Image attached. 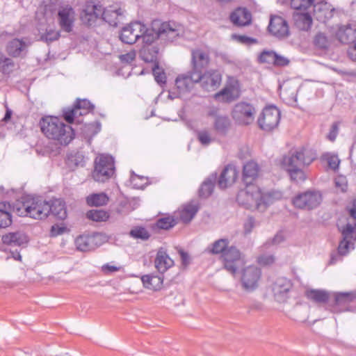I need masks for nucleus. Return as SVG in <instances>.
<instances>
[{
  "label": "nucleus",
  "instance_id": "obj_19",
  "mask_svg": "<svg viewBox=\"0 0 356 356\" xmlns=\"http://www.w3.org/2000/svg\"><path fill=\"white\" fill-rule=\"evenodd\" d=\"M101 17L112 26H117L124 19V10L118 5H112L103 8Z\"/></svg>",
  "mask_w": 356,
  "mask_h": 356
},
{
  "label": "nucleus",
  "instance_id": "obj_63",
  "mask_svg": "<svg viewBox=\"0 0 356 356\" xmlns=\"http://www.w3.org/2000/svg\"><path fill=\"white\" fill-rule=\"evenodd\" d=\"M339 133V122H334L332 124L330 132L327 135V138L330 141H334Z\"/></svg>",
  "mask_w": 356,
  "mask_h": 356
},
{
  "label": "nucleus",
  "instance_id": "obj_27",
  "mask_svg": "<svg viewBox=\"0 0 356 356\" xmlns=\"http://www.w3.org/2000/svg\"><path fill=\"white\" fill-rule=\"evenodd\" d=\"M143 45L140 50V56L146 63H158L159 47L154 42H143Z\"/></svg>",
  "mask_w": 356,
  "mask_h": 356
},
{
  "label": "nucleus",
  "instance_id": "obj_46",
  "mask_svg": "<svg viewBox=\"0 0 356 356\" xmlns=\"http://www.w3.org/2000/svg\"><path fill=\"white\" fill-rule=\"evenodd\" d=\"M314 2L316 0H291V6L296 10L307 11L313 7Z\"/></svg>",
  "mask_w": 356,
  "mask_h": 356
},
{
  "label": "nucleus",
  "instance_id": "obj_42",
  "mask_svg": "<svg viewBox=\"0 0 356 356\" xmlns=\"http://www.w3.org/2000/svg\"><path fill=\"white\" fill-rule=\"evenodd\" d=\"M79 109L80 107L74 104L73 107L67 108L63 110L64 119L68 123H72L74 120H76L77 123H81L82 121L79 120Z\"/></svg>",
  "mask_w": 356,
  "mask_h": 356
},
{
  "label": "nucleus",
  "instance_id": "obj_56",
  "mask_svg": "<svg viewBox=\"0 0 356 356\" xmlns=\"http://www.w3.org/2000/svg\"><path fill=\"white\" fill-rule=\"evenodd\" d=\"M284 241V236L282 232L277 233L273 238L268 241L265 245L268 248L270 246H277Z\"/></svg>",
  "mask_w": 356,
  "mask_h": 356
},
{
  "label": "nucleus",
  "instance_id": "obj_60",
  "mask_svg": "<svg viewBox=\"0 0 356 356\" xmlns=\"http://www.w3.org/2000/svg\"><path fill=\"white\" fill-rule=\"evenodd\" d=\"M67 230L66 227L59 225H54L51 226L50 229V236L51 237H56L57 236L63 234Z\"/></svg>",
  "mask_w": 356,
  "mask_h": 356
},
{
  "label": "nucleus",
  "instance_id": "obj_52",
  "mask_svg": "<svg viewBox=\"0 0 356 356\" xmlns=\"http://www.w3.org/2000/svg\"><path fill=\"white\" fill-rule=\"evenodd\" d=\"M90 236L93 250L101 246L107 241V237L106 234L102 233L96 232L90 234Z\"/></svg>",
  "mask_w": 356,
  "mask_h": 356
},
{
  "label": "nucleus",
  "instance_id": "obj_10",
  "mask_svg": "<svg viewBox=\"0 0 356 356\" xmlns=\"http://www.w3.org/2000/svg\"><path fill=\"white\" fill-rule=\"evenodd\" d=\"M261 270L256 266H248L243 269L241 282L243 289L248 292L254 291L259 286Z\"/></svg>",
  "mask_w": 356,
  "mask_h": 356
},
{
  "label": "nucleus",
  "instance_id": "obj_2",
  "mask_svg": "<svg viewBox=\"0 0 356 356\" xmlns=\"http://www.w3.org/2000/svg\"><path fill=\"white\" fill-rule=\"evenodd\" d=\"M179 35L178 26L174 22H154L153 27H147L140 22H134L124 26L120 38L124 43L132 44L140 39L142 42H154L157 38L172 42Z\"/></svg>",
  "mask_w": 356,
  "mask_h": 356
},
{
  "label": "nucleus",
  "instance_id": "obj_6",
  "mask_svg": "<svg viewBox=\"0 0 356 356\" xmlns=\"http://www.w3.org/2000/svg\"><path fill=\"white\" fill-rule=\"evenodd\" d=\"M115 170L113 157L108 154H100L95 160V168L92 175L96 181L104 182L113 175Z\"/></svg>",
  "mask_w": 356,
  "mask_h": 356
},
{
  "label": "nucleus",
  "instance_id": "obj_59",
  "mask_svg": "<svg viewBox=\"0 0 356 356\" xmlns=\"http://www.w3.org/2000/svg\"><path fill=\"white\" fill-rule=\"evenodd\" d=\"M197 137L200 142L204 145H209L212 140L210 134L207 131H199L197 134Z\"/></svg>",
  "mask_w": 356,
  "mask_h": 356
},
{
  "label": "nucleus",
  "instance_id": "obj_50",
  "mask_svg": "<svg viewBox=\"0 0 356 356\" xmlns=\"http://www.w3.org/2000/svg\"><path fill=\"white\" fill-rule=\"evenodd\" d=\"M60 32L51 28L47 29L46 31L41 34L40 39L47 43L58 40L60 38Z\"/></svg>",
  "mask_w": 356,
  "mask_h": 356
},
{
  "label": "nucleus",
  "instance_id": "obj_18",
  "mask_svg": "<svg viewBox=\"0 0 356 356\" xmlns=\"http://www.w3.org/2000/svg\"><path fill=\"white\" fill-rule=\"evenodd\" d=\"M356 300V295L353 292H339L334 294L335 304L333 306V312H342L352 311L350 304Z\"/></svg>",
  "mask_w": 356,
  "mask_h": 356
},
{
  "label": "nucleus",
  "instance_id": "obj_1",
  "mask_svg": "<svg viewBox=\"0 0 356 356\" xmlns=\"http://www.w3.org/2000/svg\"><path fill=\"white\" fill-rule=\"evenodd\" d=\"M259 171L258 164L253 161H248L243 165V180L247 186L245 190L238 193L236 200L247 209H255L264 212L270 204L281 200L283 195L280 191H266L252 185L251 183L257 178Z\"/></svg>",
  "mask_w": 356,
  "mask_h": 356
},
{
  "label": "nucleus",
  "instance_id": "obj_38",
  "mask_svg": "<svg viewBox=\"0 0 356 356\" xmlns=\"http://www.w3.org/2000/svg\"><path fill=\"white\" fill-rule=\"evenodd\" d=\"M228 245L229 241L227 239L220 238L209 245L206 251L211 254H220L221 257L229 248Z\"/></svg>",
  "mask_w": 356,
  "mask_h": 356
},
{
  "label": "nucleus",
  "instance_id": "obj_12",
  "mask_svg": "<svg viewBox=\"0 0 356 356\" xmlns=\"http://www.w3.org/2000/svg\"><path fill=\"white\" fill-rule=\"evenodd\" d=\"M281 164L282 168L288 172L292 180L297 182L305 180V172L298 165V162L296 161L295 155H293L292 151H290L287 155L283 156Z\"/></svg>",
  "mask_w": 356,
  "mask_h": 356
},
{
  "label": "nucleus",
  "instance_id": "obj_32",
  "mask_svg": "<svg viewBox=\"0 0 356 356\" xmlns=\"http://www.w3.org/2000/svg\"><path fill=\"white\" fill-rule=\"evenodd\" d=\"M194 74L195 73L190 71L187 74L181 75L177 77L175 80V85L180 91H188L193 88L194 83H197V81H195L193 78Z\"/></svg>",
  "mask_w": 356,
  "mask_h": 356
},
{
  "label": "nucleus",
  "instance_id": "obj_24",
  "mask_svg": "<svg viewBox=\"0 0 356 356\" xmlns=\"http://www.w3.org/2000/svg\"><path fill=\"white\" fill-rule=\"evenodd\" d=\"M314 16L319 22L325 23L333 16L334 8L325 1L314 2L313 5Z\"/></svg>",
  "mask_w": 356,
  "mask_h": 356
},
{
  "label": "nucleus",
  "instance_id": "obj_22",
  "mask_svg": "<svg viewBox=\"0 0 356 356\" xmlns=\"http://www.w3.org/2000/svg\"><path fill=\"white\" fill-rule=\"evenodd\" d=\"M103 8L92 1L87 2L81 14V19L84 24L91 25L102 15Z\"/></svg>",
  "mask_w": 356,
  "mask_h": 356
},
{
  "label": "nucleus",
  "instance_id": "obj_29",
  "mask_svg": "<svg viewBox=\"0 0 356 356\" xmlns=\"http://www.w3.org/2000/svg\"><path fill=\"white\" fill-rule=\"evenodd\" d=\"M154 263L155 267L161 273H165L174 265V261L162 248L159 250Z\"/></svg>",
  "mask_w": 356,
  "mask_h": 356
},
{
  "label": "nucleus",
  "instance_id": "obj_5",
  "mask_svg": "<svg viewBox=\"0 0 356 356\" xmlns=\"http://www.w3.org/2000/svg\"><path fill=\"white\" fill-rule=\"evenodd\" d=\"M342 239L340 241L337 254H332L330 259V264H334L338 260L339 257L347 255L350 251L355 249V243L356 242V229L351 222H348L343 227L339 226Z\"/></svg>",
  "mask_w": 356,
  "mask_h": 356
},
{
  "label": "nucleus",
  "instance_id": "obj_17",
  "mask_svg": "<svg viewBox=\"0 0 356 356\" xmlns=\"http://www.w3.org/2000/svg\"><path fill=\"white\" fill-rule=\"evenodd\" d=\"M269 33L277 38H284L289 35V30L286 21L282 17H270L268 26Z\"/></svg>",
  "mask_w": 356,
  "mask_h": 356
},
{
  "label": "nucleus",
  "instance_id": "obj_36",
  "mask_svg": "<svg viewBox=\"0 0 356 356\" xmlns=\"http://www.w3.org/2000/svg\"><path fill=\"white\" fill-rule=\"evenodd\" d=\"M305 296L317 303H325L330 298V293L322 289H308L305 291Z\"/></svg>",
  "mask_w": 356,
  "mask_h": 356
},
{
  "label": "nucleus",
  "instance_id": "obj_51",
  "mask_svg": "<svg viewBox=\"0 0 356 356\" xmlns=\"http://www.w3.org/2000/svg\"><path fill=\"white\" fill-rule=\"evenodd\" d=\"M177 224L176 220L172 216H167L159 219L156 227L162 229H168Z\"/></svg>",
  "mask_w": 356,
  "mask_h": 356
},
{
  "label": "nucleus",
  "instance_id": "obj_61",
  "mask_svg": "<svg viewBox=\"0 0 356 356\" xmlns=\"http://www.w3.org/2000/svg\"><path fill=\"white\" fill-rule=\"evenodd\" d=\"M273 65L275 67H284L289 65V60L281 55H279L276 53Z\"/></svg>",
  "mask_w": 356,
  "mask_h": 356
},
{
  "label": "nucleus",
  "instance_id": "obj_9",
  "mask_svg": "<svg viewBox=\"0 0 356 356\" xmlns=\"http://www.w3.org/2000/svg\"><path fill=\"white\" fill-rule=\"evenodd\" d=\"M241 95V87L238 81L234 77H229L225 87L216 93L214 99L222 103H231Z\"/></svg>",
  "mask_w": 356,
  "mask_h": 356
},
{
  "label": "nucleus",
  "instance_id": "obj_55",
  "mask_svg": "<svg viewBox=\"0 0 356 356\" xmlns=\"http://www.w3.org/2000/svg\"><path fill=\"white\" fill-rule=\"evenodd\" d=\"M258 225L259 223L255 220V219L253 217H248L243 224L245 234H248L251 233L252 229Z\"/></svg>",
  "mask_w": 356,
  "mask_h": 356
},
{
  "label": "nucleus",
  "instance_id": "obj_28",
  "mask_svg": "<svg viewBox=\"0 0 356 356\" xmlns=\"http://www.w3.org/2000/svg\"><path fill=\"white\" fill-rule=\"evenodd\" d=\"M230 20L234 25L244 26L251 23L252 15L248 9L238 8L232 13Z\"/></svg>",
  "mask_w": 356,
  "mask_h": 356
},
{
  "label": "nucleus",
  "instance_id": "obj_31",
  "mask_svg": "<svg viewBox=\"0 0 356 356\" xmlns=\"http://www.w3.org/2000/svg\"><path fill=\"white\" fill-rule=\"evenodd\" d=\"M198 211V207L195 204H188L184 205L177 213V218L184 223H188L195 217Z\"/></svg>",
  "mask_w": 356,
  "mask_h": 356
},
{
  "label": "nucleus",
  "instance_id": "obj_44",
  "mask_svg": "<svg viewBox=\"0 0 356 356\" xmlns=\"http://www.w3.org/2000/svg\"><path fill=\"white\" fill-rule=\"evenodd\" d=\"M321 160L322 161H325L329 168L333 170L338 169L340 163V160L339 159L338 156L330 152H326L322 154Z\"/></svg>",
  "mask_w": 356,
  "mask_h": 356
},
{
  "label": "nucleus",
  "instance_id": "obj_25",
  "mask_svg": "<svg viewBox=\"0 0 356 356\" xmlns=\"http://www.w3.org/2000/svg\"><path fill=\"white\" fill-rule=\"evenodd\" d=\"M238 172L235 166L227 165L222 171L218 185L220 188H226L234 184L238 177Z\"/></svg>",
  "mask_w": 356,
  "mask_h": 356
},
{
  "label": "nucleus",
  "instance_id": "obj_45",
  "mask_svg": "<svg viewBox=\"0 0 356 356\" xmlns=\"http://www.w3.org/2000/svg\"><path fill=\"white\" fill-rule=\"evenodd\" d=\"M86 216L88 219L96 222L106 221L109 218V215L106 211L96 209L88 211Z\"/></svg>",
  "mask_w": 356,
  "mask_h": 356
},
{
  "label": "nucleus",
  "instance_id": "obj_23",
  "mask_svg": "<svg viewBox=\"0 0 356 356\" xmlns=\"http://www.w3.org/2000/svg\"><path fill=\"white\" fill-rule=\"evenodd\" d=\"M291 151L302 169L309 166L317 157L316 151L311 148L301 147Z\"/></svg>",
  "mask_w": 356,
  "mask_h": 356
},
{
  "label": "nucleus",
  "instance_id": "obj_8",
  "mask_svg": "<svg viewBox=\"0 0 356 356\" xmlns=\"http://www.w3.org/2000/svg\"><path fill=\"white\" fill-rule=\"evenodd\" d=\"M280 116V111L276 106H266L263 109L257 119L258 126L264 131H271L277 127Z\"/></svg>",
  "mask_w": 356,
  "mask_h": 356
},
{
  "label": "nucleus",
  "instance_id": "obj_33",
  "mask_svg": "<svg viewBox=\"0 0 356 356\" xmlns=\"http://www.w3.org/2000/svg\"><path fill=\"white\" fill-rule=\"evenodd\" d=\"M295 25L302 31H308L312 24V18L311 15L306 13H296L293 15Z\"/></svg>",
  "mask_w": 356,
  "mask_h": 356
},
{
  "label": "nucleus",
  "instance_id": "obj_39",
  "mask_svg": "<svg viewBox=\"0 0 356 356\" xmlns=\"http://www.w3.org/2000/svg\"><path fill=\"white\" fill-rule=\"evenodd\" d=\"M216 179L217 174L213 173L202 183L199 190V195L201 197L206 198L211 195Z\"/></svg>",
  "mask_w": 356,
  "mask_h": 356
},
{
  "label": "nucleus",
  "instance_id": "obj_64",
  "mask_svg": "<svg viewBox=\"0 0 356 356\" xmlns=\"http://www.w3.org/2000/svg\"><path fill=\"white\" fill-rule=\"evenodd\" d=\"M102 271L106 274L113 273L120 270V266H114L111 264H106L102 267Z\"/></svg>",
  "mask_w": 356,
  "mask_h": 356
},
{
  "label": "nucleus",
  "instance_id": "obj_14",
  "mask_svg": "<svg viewBox=\"0 0 356 356\" xmlns=\"http://www.w3.org/2000/svg\"><path fill=\"white\" fill-rule=\"evenodd\" d=\"M193 78L206 90H215L221 82V75L215 70L207 71L200 74H194Z\"/></svg>",
  "mask_w": 356,
  "mask_h": 356
},
{
  "label": "nucleus",
  "instance_id": "obj_35",
  "mask_svg": "<svg viewBox=\"0 0 356 356\" xmlns=\"http://www.w3.org/2000/svg\"><path fill=\"white\" fill-rule=\"evenodd\" d=\"M51 212L58 219L64 220L67 217V208L65 202L61 199H55L49 202Z\"/></svg>",
  "mask_w": 356,
  "mask_h": 356
},
{
  "label": "nucleus",
  "instance_id": "obj_21",
  "mask_svg": "<svg viewBox=\"0 0 356 356\" xmlns=\"http://www.w3.org/2000/svg\"><path fill=\"white\" fill-rule=\"evenodd\" d=\"M30 45L31 42L27 38H14L8 42L6 51L13 57H23L26 54Z\"/></svg>",
  "mask_w": 356,
  "mask_h": 356
},
{
  "label": "nucleus",
  "instance_id": "obj_11",
  "mask_svg": "<svg viewBox=\"0 0 356 356\" xmlns=\"http://www.w3.org/2000/svg\"><path fill=\"white\" fill-rule=\"evenodd\" d=\"M321 201L322 195L320 192L309 191L296 196L293 200V204L297 208L311 210L317 207Z\"/></svg>",
  "mask_w": 356,
  "mask_h": 356
},
{
  "label": "nucleus",
  "instance_id": "obj_47",
  "mask_svg": "<svg viewBox=\"0 0 356 356\" xmlns=\"http://www.w3.org/2000/svg\"><path fill=\"white\" fill-rule=\"evenodd\" d=\"M276 52L273 50H264L257 57L259 63H266L273 65Z\"/></svg>",
  "mask_w": 356,
  "mask_h": 356
},
{
  "label": "nucleus",
  "instance_id": "obj_53",
  "mask_svg": "<svg viewBox=\"0 0 356 356\" xmlns=\"http://www.w3.org/2000/svg\"><path fill=\"white\" fill-rule=\"evenodd\" d=\"M153 74L155 81L160 85L165 84L166 82V76L164 71L159 66V63L154 65L152 68Z\"/></svg>",
  "mask_w": 356,
  "mask_h": 356
},
{
  "label": "nucleus",
  "instance_id": "obj_43",
  "mask_svg": "<svg viewBox=\"0 0 356 356\" xmlns=\"http://www.w3.org/2000/svg\"><path fill=\"white\" fill-rule=\"evenodd\" d=\"M75 244L77 249L83 252L93 250L90 235L78 236L75 240Z\"/></svg>",
  "mask_w": 356,
  "mask_h": 356
},
{
  "label": "nucleus",
  "instance_id": "obj_41",
  "mask_svg": "<svg viewBox=\"0 0 356 356\" xmlns=\"http://www.w3.org/2000/svg\"><path fill=\"white\" fill-rule=\"evenodd\" d=\"M230 127V120L227 116H216L214 122L215 130L220 134H226Z\"/></svg>",
  "mask_w": 356,
  "mask_h": 356
},
{
  "label": "nucleus",
  "instance_id": "obj_54",
  "mask_svg": "<svg viewBox=\"0 0 356 356\" xmlns=\"http://www.w3.org/2000/svg\"><path fill=\"white\" fill-rule=\"evenodd\" d=\"M314 43L316 47L325 49L328 48L330 41L325 34L319 33L315 36Z\"/></svg>",
  "mask_w": 356,
  "mask_h": 356
},
{
  "label": "nucleus",
  "instance_id": "obj_30",
  "mask_svg": "<svg viewBox=\"0 0 356 356\" xmlns=\"http://www.w3.org/2000/svg\"><path fill=\"white\" fill-rule=\"evenodd\" d=\"M4 244L11 246H22L27 243L28 238L25 234L21 232H10L2 237Z\"/></svg>",
  "mask_w": 356,
  "mask_h": 356
},
{
  "label": "nucleus",
  "instance_id": "obj_16",
  "mask_svg": "<svg viewBox=\"0 0 356 356\" xmlns=\"http://www.w3.org/2000/svg\"><path fill=\"white\" fill-rule=\"evenodd\" d=\"M221 259L225 268L232 274L236 273L239 265L241 264V253L234 246L229 247L221 256Z\"/></svg>",
  "mask_w": 356,
  "mask_h": 356
},
{
  "label": "nucleus",
  "instance_id": "obj_48",
  "mask_svg": "<svg viewBox=\"0 0 356 356\" xmlns=\"http://www.w3.org/2000/svg\"><path fill=\"white\" fill-rule=\"evenodd\" d=\"M129 235L134 238L141 239L143 241L147 240L150 236L149 232L143 227H134L130 231Z\"/></svg>",
  "mask_w": 356,
  "mask_h": 356
},
{
  "label": "nucleus",
  "instance_id": "obj_57",
  "mask_svg": "<svg viewBox=\"0 0 356 356\" xmlns=\"http://www.w3.org/2000/svg\"><path fill=\"white\" fill-rule=\"evenodd\" d=\"M257 261L261 265L269 266L275 262V258L272 254H262L258 257Z\"/></svg>",
  "mask_w": 356,
  "mask_h": 356
},
{
  "label": "nucleus",
  "instance_id": "obj_20",
  "mask_svg": "<svg viewBox=\"0 0 356 356\" xmlns=\"http://www.w3.org/2000/svg\"><path fill=\"white\" fill-rule=\"evenodd\" d=\"M335 37L341 43L351 45L356 41V24L339 26L335 32Z\"/></svg>",
  "mask_w": 356,
  "mask_h": 356
},
{
  "label": "nucleus",
  "instance_id": "obj_58",
  "mask_svg": "<svg viewBox=\"0 0 356 356\" xmlns=\"http://www.w3.org/2000/svg\"><path fill=\"white\" fill-rule=\"evenodd\" d=\"M74 104L80 107V108H83L90 111H92L94 109V105L88 99H76Z\"/></svg>",
  "mask_w": 356,
  "mask_h": 356
},
{
  "label": "nucleus",
  "instance_id": "obj_62",
  "mask_svg": "<svg viewBox=\"0 0 356 356\" xmlns=\"http://www.w3.org/2000/svg\"><path fill=\"white\" fill-rule=\"evenodd\" d=\"M72 162H73L76 166H83L85 165V156L78 152L73 155L71 158Z\"/></svg>",
  "mask_w": 356,
  "mask_h": 356
},
{
  "label": "nucleus",
  "instance_id": "obj_49",
  "mask_svg": "<svg viewBox=\"0 0 356 356\" xmlns=\"http://www.w3.org/2000/svg\"><path fill=\"white\" fill-rule=\"evenodd\" d=\"M14 67V63L12 59L4 56H0V69L2 72L6 74H10Z\"/></svg>",
  "mask_w": 356,
  "mask_h": 356
},
{
  "label": "nucleus",
  "instance_id": "obj_7",
  "mask_svg": "<svg viewBox=\"0 0 356 356\" xmlns=\"http://www.w3.org/2000/svg\"><path fill=\"white\" fill-rule=\"evenodd\" d=\"M255 114V107L246 102L236 104L232 111V117L236 123L245 126L251 124L254 122Z\"/></svg>",
  "mask_w": 356,
  "mask_h": 356
},
{
  "label": "nucleus",
  "instance_id": "obj_37",
  "mask_svg": "<svg viewBox=\"0 0 356 356\" xmlns=\"http://www.w3.org/2000/svg\"><path fill=\"white\" fill-rule=\"evenodd\" d=\"M10 204L6 202H0V228H6L12 224Z\"/></svg>",
  "mask_w": 356,
  "mask_h": 356
},
{
  "label": "nucleus",
  "instance_id": "obj_3",
  "mask_svg": "<svg viewBox=\"0 0 356 356\" xmlns=\"http://www.w3.org/2000/svg\"><path fill=\"white\" fill-rule=\"evenodd\" d=\"M43 134L48 138L56 140L63 145H68L74 138L75 134L68 124L57 117L46 116L40 121Z\"/></svg>",
  "mask_w": 356,
  "mask_h": 356
},
{
  "label": "nucleus",
  "instance_id": "obj_40",
  "mask_svg": "<svg viewBox=\"0 0 356 356\" xmlns=\"http://www.w3.org/2000/svg\"><path fill=\"white\" fill-rule=\"evenodd\" d=\"M108 197L104 193H92L86 197V202L90 207H101L108 202Z\"/></svg>",
  "mask_w": 356,
  "mask_h": 356
},
{
  "label": "nucleus",
  "instance_id": "obj_4",
  "mask_svg": "<svg viewBox=\"0 0 356 356\" xmlns=\"http://www.w3.org/2000/svg\"><path fill=\"white\" fill-rule=\"evenodd\" d=\"M14 209L19 216H28L36 220H43L51 212L49 202L40 197L26 196L17 202Z\"/></svg>",
  "mask_w": 356,
  "mask_h": 356
},
{
  "label": "nucleus",
  "instance_id": "obj_13",
  "mask_svg": "<svg viewBox=\"0 0 356 356\" xmlns=\"http://www.w3.org/2000/svg\"><path fill=\"white\" fill-rule=\"evenodd\" d=\"M75 11L70 5H59L57 19L63 31L67 33H70L72 31L75 21Z\"/></svg>",
  "mask_w": 356,
  "mask_h": 356
},
{
  "label": "nucleus",
  "instance_id": "obj_34",
  "mask_svg": "<svg viewBox=\"0 0 356 356\" xmlns=\"http://www.w3.org/2000/svg\"><path fill=\"white\" fill-rule=\"evenodd\" d=\"M141 281L146 289L157 291L161 288L163 280L160 275L148 274L143 275Z\"/></svg>",
  "mask_w": 356,
  "mask_h": 356
},
{
  "label": "nucleus",
  "instance_id": "obj_15",
  "mask_svg": "<svg viewBox=\"0 0 356 356\" xmlns=\"http://www.w3.org/2000/svg\"><path fill=\"white\" fill-rule=\"evenodd\" d=\"M210 62V57L208 51L202 49L191 50V72L200 74L208 67Z\"/></svg>",
  "mask_w": 356,
  "mask_h": 356
},
{
  "label": "nucleus",
  "instance_id": "obj_26",
  "mask_svg": "<svg viewBox=\"0 0 356 356\" xmlns=\"http://www.w3.org/2000/svg\"><path fill=\"white\" fill-rule=\"evenodd\" d=\"M292 284L285 277H279L273 284V292L275 298L279 301L283 300L291 290Z\"/></svg>",
  "mask_w": 356,
  "mask_h": 356
}]
</instances>
